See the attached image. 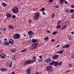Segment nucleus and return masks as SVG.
<instances>
[{
    "mask_svg": "<svg viewBox=\"0 0 74 74\" xmlns=\"http://www.w3.org/2000/svg\"><path fill=\"white\" fill-rule=\"evenodd\" d=\"M36 56H34L32 58V59L33 60H32V61L30 60L25 62L24 64V66H26L27 65V64H32V63H33L35 61H36Z\"/></svg>",
    "mask_w": 74,
    "mask_h": 74,
    "instance_id": "obj_1",
    "label": "nucleus"
},
{
    "mask_svg": "<svg viewBox=\"0 0 74 74\" xmlns=\"http://www.w3.org/2000/svg\"><path fill=\"white\" fill-rule=\"evenodd\" d=\"M12 11L14 14H17L19 11V9L17 7L13 8L12 9Z\"/></svg>",
    "mask_w": 74,
    "mask_h": 74,
    "instance_id": "obj_2",
    "label": "nucleus"
},
{
    "mask_svg": "<svg viewBox=\"0 0 74 74\" xmlns=\"http://www.w3.org/2000/svg\"><path fill=\"white\" fill-rule=\"evenodd\" d=\"M40 16V14L38 12H36L34 16V20H36L39 18Z\"/></svg>",
    "mask_w": 74,
    "mask_h": 74,
    "instance_id": "obj_3",
    "label": "nucleus"
},
{
    "mask_svg": "<svg viewBox=\"0 0 74 74\" xmlns=\"http://www.w3.org/2000/svg\"><path fill=\"white\" fill-rule=\"evenodd\" d=\"M37 43H34L31 46V49H34L37 48Z\"/></svg>",
    "mask_w": 74,
    "mask_h": 74,
    "instance_id": "obj_4",
    "label": "nucleus"
},
{
    "mask_svg": "<svg viewBox=\"0 0 74 74\" xmlns=\"http://www.w3.org/2000/svg\"><path fill=\"white\" fill-rule=\"evenodd\" d=\"M20 34H16L14 36V39H18L19 38Z\"/></svg>",
    "mask_w": 74,
    "mask_h": 74,
    "instance_id": "obj_5",
    "label": "nucleus"
},
{
    "mask_svg": "<svg viewBox=\"0 0 74 74\" xmlns=\"http://www.w3.org/2000/svg\"><path fill=\"white\" fill-rule=\"evenodd\" d=\"M9 42L10 44H14L15 42L14 40L12 39H10L9 40Z\"/></svg>",
    "mask_w": 74,
    "mask_h": 74,
    "instance_id": "obj_6",
    "label": "nucleus"
},
{
    "mask_svg": "<svg viewBox=\"0 0 74 74\" xmlns=\"http://www.w3.org/2000/svg\"><path fill=\"white\" fill-rule=\"evenodd\" d=\"M6 56V55L4 54H1L0 55V58L2 59H4Z\"/></svg>",
    "mask_w": 74,
    "mask_h": 74,
    "instance_id": "obj_7",
    "label": "nucleus"
},
{
    "mask_svg": "<svg viewBox=\"0 0 74 74\" xmlns=\"http://www.w3.org/2000/svg\"><path fill=\"white\" fill-rule=\"evenodd\" d=\"M27 74H30L31 73V70L30 69H28L26 71Z\"/></svg>",
    "mask_w": 74,
    "mask_h": 74,
    "instance_id": "obj_8",
    "label": "nucleus"
},
{
    "mask_svg": "<svg viewBox=\"0 0 74 74\" xmlns=\"http://www.w3.org/2000/svg\"><path fill=\"white\" fill-rule=\"evenodd\" d=\"M28 33L29 36H32V35H34L33 32L31 31H29L28 32Z\"/></svg>",
    "mask_w": 74,
    "mask_h": 74,
    "instance_id": "obj_9",
    "label": "nucleus"
},
{
    "mask_svg": "<svg viewBox=\"0 0 74 74\" xmlns=\"http://www.w3.org/2000/svg\"><path fill=\"white\" fill-rule=\"evenodd\" d=\"M70 47V45L69 44H66L62 47L63 48H69Z\"/></svg>",
    "mask_w": 74,
    "mask_h": 74,
    "instance_id": "obj_10",
    "label": "nucleus"
},
{
    "mask_svg": "<svg viewBox=\"0 0 74 74\" xmlns=\"http://www.w3.org/2000/svg\"><path fill=\"white\" fill-rule=\"evenodd\" d=\"M51 61V59L49 58H48L47 60H45V62L46 63H49V62H50Z\"/></svg>",
    "mask_w": 74,
    "mask_h": 74,
    "instance_id": "obj_11",
    "label": "nucleus"
},
{
    "mask_svg": "<svg viewBox=\"0 0 74 74\" xmlns=\"http://www.w3.org/2000/svg\"><path fill=\"white\" fill-rule=\"evenodd\" d=\"M52 67L50 66H48L46 67V69L48 71L49 70H50L52 68Z\"/></svg>",
    "mask_w": 74,
    "mask_h": 74,
    "instance_id": "obj_12",
    "label": "nucleus"
},
{
    "mask_svg": "<svg viewBox=\"0 0 74 74\" xmlns=\"http://www.w3.org/2000/svg\"><path fill=\"white\" fill-rule=\"evenodd\" d=\"M58 55H54L53 58V59H54V60H55V59H58Z\"/></svg>",
    "mask_w": 74,
    "mask_h": 74,
    "instance_id": "obj_13",
    "label": "nucleus"
},
{
    "mask_svg": "<svg viewBox=\"0 0 74 74\" xmlns=\"http://www.w3.org/2000/svg\"><path fill=\"white\" fill-rule=\"evenodd\" d=\"M7 69L4 68H1L0 69V71L2 72H4L5 71H7Z\"/></svg>",
    "mask_w": 74,
    "mask_h": 74,
    "instance_id": "obj_14",
    "label": "nucleus"
},
{
    "mask_svg": "<svg viewBox=\"0 0 74 74\" xmlns=\"http://www.w3.org/2000/svg\"><path fill=\"white\" fill-rule=\"evenodd\" d=\"M55 62L54 63L53 65L55 67H57V66H58V62L57 61L55 62Z\"/></svg>",
    "mask_w": 74,
    "mask_h": 74,
    "instance_id": "obj_15",
    "label": "nucleus"
},
{
    "mask_svg": "<svg viewBox=\"0 0 74 74\" xmlns=\"http://www.w3.org/2000/svg\"><path fill=\"white\" fill-rule=\"evenodd\" d=\"M8 28L10 29H14V28L11 25H9L8 26Z\"/></svg>",
    "mask_w": 74,
    "mask_h": 74,
    "instance_id": "obj_16",
    "label": "nucleus"
},
{
    "mask_svg": "<svg viewBox=\"0 0 74 74\" xmlns=\"http://www.w3.org/2000/svg\"><path fill=\"white\" fill-rule=\"evenodd\" d=\"M60 1L61 4H64V3L65 1V0H60Z\"/></svg>",
    "mask_w": 74,
    "mask_h": 74,
    "instance_id": "obj_17",
    "label": "nucleus"
},
{
    "mask_svg": "<svg viewBox=\"0 0 74 74\" xmlns=\"http://www.w3.org/2000/svg\"><path fill=\"white\" fill-rule=\"evenodd\" d=\"M3 7H6L7 5L5 3H1Z\"/></svg>",
    "mask_w": 74,
    "mask_h": 74,
    "instance_id": "obj_18",
    "label": "nucleus"
},
{
    "mask_svg": "<svg viewBox=\"0 0 74 74\" xmlns=\"http://www.w3.org/2000/svg\"><path fill=\"white\" fill-rule=\"evenodd\" d=\"M55 61H53L50 62L49 63V65H51V66H52L53 64H54V63H55Z\"/></svg>",
    "mask_w": 74,
    "mask_h": 74,
    "instance_id": "obj_19",
    "label": "nucleus"
},
{
    "mask_svg": "<svg viewBox=\"0 0 74 74\" xmlns=\"http://www.w3.org/2000/svg\"><path fill=\"white\" fill-rule=\"evenodd\" d=\"M63 52V50L58 51L57 52V53H60V54H62V53Z\"/></svg>",
    "mask_w": 74,
    "mask_h": 74,
    "instance_id": "obj_20",
    "label": "nucleus"
},
{
    "mask_svg": "<svg viewBox=\"0 0 74 74\" xmlns=\"http://www.w3.org/2000/svg\"><path fill=\"white\" fill-rule=\"evenodd\" d=\"M9 42H8L7 41H5L4 42V45H9Z\"/></svg>",
    "mask_w": 74,
    "mask_h": 74,
    "instance_id": "obj_21",
    "label": "nucleus"
},
{
    "mask_svg": "<svg viewBox=\"0 0 74 74\" xmlns=\"http://www.w3.org/2000/svg\"><path fill=\"white\" fill-rule=\"evenodd\" d=\"M56 27L57 29H60V28L62 27V26H61V25H59L57 26Z\"/></svg>",
    "mask_w": 74,
    "mask_h": 74,
    "instance_id": "obj_22",
    "label": "nucleus"
},
{
    "mask_svg": "<svg viewBox=\"0 0 74 74\" xmlns=\"http://www.w3.org/2000/svg\"><path fill=\"white\" fill-rule=\"evenodd\" d=\"M7 17H8V18H10L11 17V16H12L11 14H9L8 13H7V15H6Z\"/></svg>",
    "mask_w": 74,
    "mask_h": 74,
    "instance_id": "obj_23",
    "label": "nucleus"
},
{
    "mask_svg": "<svg viewBox=\"0 0 74 74\" xmlns=\"http://www.w3.org/2000/svg\"><path fill=\"white\" fill-rule=\"evenodd\" d=\"M44 39L45 41H47L49 40V38L48 37H45Z\"/></svg>",
    "mask_w": 74,
    "mask_h": 74,
    "instance_id": "obj_24",
    "label": "nucleus"
},
{
    "mask_svg": "<svg viewBox=\"0 0 74 74\" xmlns=\"http://www.w3.org/2000/svg\"><path fill=\"white\" fill-rule=\"evenodd\" d=\"M37 41V40H36L35 39H33L32 40L33 42H36Z\"/></svg>",
    "mask_w": 74,
    "mask_h": 74,
    "instance_id": "obj_25",
    "label": "nucleus"
},
{
    "mask_svg": "<svg viewBox=\"0 0 74 74\" xmlns=\"http://www.w3.org/2000/svg\"><path fill=\"white\" fill-rule=\"evenodd\" d=\"M12 61H11V63H10V65H9L10 68L11 67V66H12Z\"/></svg>",
    "mask_w": 74,
    "mask_h": 74,
    "instance_id": "obj_26",
    "label": "nucleus"
},
{
    "mask_svg": "<svg viewBox=\"0 0 74 74\" xmlns=\"http://www.w3.org/2000/svg\"><path fill=\"white\" fill-rule=\"evenodd\" d=\"M16 18V16L15 15H12V19H14Z\"/></svg>",
    "mask_w": 74,
    "mask_h": 74,
    "instance_id": "obj_27",
    "label": "nucleus"
},
{
    "mask_svg": "<svg viewBox=\"0 0 74 74\" xmlns=\"http://www.w3.org/2000/svg\"><path fill=\"white\" fill-rule=\"evenodd\" d=\"M27 50V49H23L22 50H21V52H25V51H26Z\"/></svg>",
    "mask_w": 74,
    "mask_h": 74,
    "instance_id": "obj_28",
    "label": "nucleus"
},
{
    "mask_svg": "<svg viewBox=\"0 0 74 74\" xmlns=\"http://www.w3.org/2000/svg\"><path fill=\"white\" fill-rule=\"evenodd\" d=\"M74 9H71L70 10V13H73V12H74Z\"/></svg>",
    "mask_w": 74,
    "mask_h": 74,
    "instance_id": "obj_29",
    "label": "nucleus"
},
{
    "mask_svg": "<svg viewBox=\"0 0 74 74\" xmlns=\"http://www.w3.org/2000/svg\"><path fill=\"white\" fill-rule=\"evenodd\" d=\"M58 33V32L57 31H56L55 32H53L52 33V34H54V35H55V34H56V33Z\"/></svg>",
    "mask_w": 74,
    "mask_h": 74,
    "instance_id": "obj_30",
    "label": "nucleus"
},
{
    "mask_svg": "<svg viewBox=\"0 0 74 74\" xmlns=\"http://www.w3.org/2000/svg\"><path fill=\"white\" fill-rule=\"evenodd\" d=\"M11 52H15L16 51V50H14V49H11L10 50Z\"/></svg>",
    "mask_w": 74,
    "mask_h": 74,
    "instance_id": "obj_31",
    "label": "nucleus"
},
{
    "mask_svg": "<svg viewBox=\"0 0 74 74\" xmlns=\"http://www.w3.org/2000/svg\"><path fill=\"white\" fill-rule=\"evenodd\" d=\"M55 13H53V14L52 15V16H51L52 18H54L55 15Z\"/></svg>",
    "mask_w": 74,
    "mask_h": 74,
    "instance_id": "obj_32",
    "label": "nucleus"
},
{
    "mask_svg": "<svg viewBox=\"0 0 74 74\" xmlns=\"http://www.w3.org/2000/svg\"><path fill=\"white\" fill-rule=\"evenodd\" d=\"M69 9H66V10H65V12H67V13H68V12H69Z\"/></svg>",
    "mask_w": 74,
    "mask_h": 74,
    "instance_id": "obj_33",
    "label": "nucleus"
},
{
    "mask_svg": "<svg viewBox=\"0 0 74 74\" xmlns=\"http://www.w3.org/2000/svg\"><path fill=\"white\" fill-rule=\"evenodd\" d=\"M44 10H45V8H42L41 10H40V11H44Z\"/></svg>",
    "mask_w": 74,
    "mask_h": 74,
    "instance_id": "obj_34",
    "label": "nucleus"
},
{
    "mask_svg": "<svg viewBox=\"0 0 74 74\" xmlns=\"http://www.w3.org/2000/svg\"><path fill=\"white\" fill-rule=\"evenodd\" d=\"M67 24H66V25H64L63 26V27L65 29V28L66 27H67Z\"/></svg>",
    "mask_w": 74,
    "mask_h": 74,
    "instance_id": "obj_35",
    "label": "nucleus"
},
{
    "mask_svg": "<svg viewBox=\"0 0 74 74\" xmlns=\"http://www.w3.org/2000/svg\"><path fill=\"white\" fill-rule=\"evenodd\" d=\"M73 65H72V64H69L68 65V67H72Z\"/></svg>",
    "mask_w": 74,
    "mask_h": 74,
    "instance_id": "obj_36",
    "label": "nucleus"
},
{
    "mask_svg": "<svg viewBox=\"0 0 74 74\" xmlns=\"http://www.w3.org/2000/svg\"><path fill=\"white\" fill-rule=\"evenodd\" d=\"M71 57L72 58H74V54H73L71 55Z\"/></svg>",
    "mask_w": 74,
    "mask_h": 74,
    "instance_id": "obj_37",
    "label": "nucleus"
},
{
    "mask_svg": "<svg viewBox=\"0 0 74 74\" xmlns=\"http://www.w3.org/2000/svg\"><path fill=\"white\" fill-rule=\"evenodd\" d=\"M38 60L39 62H41L42 61V59H39Z\"/></svg>",
    "mask_w": 74,
    "mask_h": 74,
    "instance_id": "obj_38",
    "label": "nucleus"
},
{
    "mask_svg": "<svg viewBox=\"0 0 74 74\" xmlns=\"http://www.w3.org/2000/svg\"><path fill=\"white\" fill-rule=\"evenodd\" d=\"M55 7H56V8H59V5H55Z\"/></svg>",
    "mask_w": 74,
    "mask_h": 74,
    "instance_id": "obj_39",
    "label": "nucleus"
},
{
    "mask_svg": "<svg viewBox=\"0 0 74 74\" xmlns=\"http://www.w3.org/2000/svg\"><path fill=\"white\" fill-rule=\"evenodd\" d=\"M12 59L13 60H15V59H16V58H15V56H14V57H13Z\"/></svg>",
    "mask_w": 74,
    "mask_h": 74,
    "instance_id": "obj_40",
    "label": "nucleus"
},
{
    "mask_svg": "<svg viewBox=\"0 0 74 74\" xmlns=\"http://www.w3.org/2000/svg\"><path fill=\"white\" fill-rule=\"evenodd\" d=\"M50 70V72H52V71H53V69L51 68Z\"/></svg>",
    "mask_w": 74,
    "mask_h": 74,
    "instance_id": "obj_41",
    "label": "nucleus"
},
{
    "mask_svg": "<svg viewBox=\"0 0 74 74\" xmlns=\"http://www.w3.org/2000/svg\"><path fill=\"white\" fill-rule=\"evenodd\" d=\"M74 18V14H73L71 16V18Z\"/></svg>",
    "mask_w": 74,
    "mask_h": 74,
    "instance_id": "obj_42",
    "label": "nucleus"
},
{
    "mask_svg": "<svg viewBox=\"0 0 74 74\" xmlns=\"http://www.w3.org/2000/svg\"><path fill=\"white\" fill-rule=\"evenodd\" d=\"M55 41V39H52L51 40V42H54V41Z\"/></svg>",
    "mask_w": 74,
    "mask_h": 74,
    "instance_id": "obj_43",
    "label": "nucleus"
},
{
    "mask_svg": "<svg viewBox=\"0 0 74 74\" xmlns=\"http://www.w3.org/2000/svg\"><path fill=\"white\" fill-rule=\"evenodd\" d=\"M53 1V0H49V3H52Z\"/></svg>",
    "mask_w": 74,
    "mask_h": 74,
    "instance_id": "obj_44",
    "label": "nucleus"
},
{
    "mask_svg": "<svg viewBox=\"0 0 74 74\" xmlns=\"http://www.w3.org/2000/svg\"><path fill=\"white\" fill-rule=\"evenodd\" d=\"M60 21H59L57 23V25H59L60 23Z\"/></svg>",
    "mask_w": 74,
    "mask_h": 74,
    "instance_id": "obj_45",
    "label": "nucleus"
},
{
    "mask_svg": "<svg viewBox=\"0 0 74 74\" xmlns=\"http://www.w3.org/2000/svg\"><path fill=\"white\" fill-rule=\"evenodd\" d=\"M71 38V37L70 36H68V39L69 40H70Z\"/></svg>",
    "mask_w": 74,
    "mask_h": 74,
    "instance_id": "obj_46",
    "label": "nucleus"
},
{
    "mask_svg": "<svg viewBox=\"0 0 74 74\" xmlns=\"http://www.w3.org/2000/svg\"><path fill=\"white\" fill-rule=\"evenodd\" d=\"M28 22L30 23H31L32 22V20H29L28 21Z\"/></svg>",
    "mask_w": 74,
    "mask_h": 74,
    "instance_id": "obj_47",
    "label": "nucleus"
},
{
    "mask_svg": "<svg viewBox=\"0 0 74 74\" xmlns=\"http://www.w3.org/2000/svg\"><path fill=\"white\" fill-rule=\"evenodd\" d=\"M35 74H40V73L36 71V73H35Z\"/></svg>",
    "mask_w": 74,
    "mask_h": 74,
    "instance_id": "obj_48",
    "label": "nucleus"
},
{
    "mask_svg": "<svg viewBox=\"0 0 74 74\" xmlns=\"http://www.w3.org/2000/svg\"><path fill=\"white\" fill-rule=\"evenodd\" d=\"M62 62H60L58 64V65H59V66H60V65H62Z\"/></svg>",
    "mask_w": 74,
    "mask_h": 74,
    "instance_id": "obj_49",
    "label": "nucleus"
},
{
    "mask_svg": "<svg viewBox=\"0 0 74 74\" xmlns=\"http://www.w3.org/2000/svg\"><path fill=\"white\" fill-rule=\"evenodd\" d=\"M42 13H43V15H45V12H44L43 11Z\"/></svg>",
    "mask_w": 74,
    "mask_h": 74,
    "instance_id": "obj_50",
    "label": "nucleus"
},
{
    "mask_svg": "<svg viewBox=\"0 0 74 74\" xmlns=\"http://www.w3.org/2000/svg\"><path fill=\"white\" fill-rule=\"evenodd\" d=\"M39 58H40L41 59H42V56L41 55L40 56H39Z\"/></svg>",
    "mask_w": 74,
    "mask_h": 74,
    "instance_id": "obj_51",
    "label": "nucleus"
},
{
    "mask_svg": "<svg viewBox=\"0 0 74 74\" xmlns=\"http://www.w3.org/2000/svg\"><path fill=\"white\" fill-rule=\"evenodd\" d=\"M70 70L67 71L65 72V73H68V72H70Z\"/></svg>",
    "mask_w": 74,
    "mask_h": 74,
    "instance_id": "obj_52",
    "label": "nucleus"
},
{
    "mask_svg": "<svg viewBox=\"0 0 74 74\" xmlns=\"http://www.w3.org/2000/svg\"><path fill=\"white\" fill-rule=\"evenodd\" d=\"M71 7L72 8H74V5H71Z\"/></svg>",
    "mask_w": 74,
    "mask_h": 74,
    "instance_id": "obj_53",
    "label": "nucleus"
},
{
    "mask_svg": "<svg viewBox=\"0 0 74 74\" xmlns=\"http://www.w3.org/2000/svg\"><path fill=\"white\" fill-rule=\"evenodd\" d=\"M4 41H7V39L6 38H5L4 39Z\"/></svg>",
    "mask_w": 74,
    "mask_h": 74,
    "instance_id": "obj_54",
    "label": "nucleus"
},
{
    "mask_svg": "<svg viewBox=\"0 0 74 74\" xmlns=\"http://www.w3.org/2000/svg\"><path fill=\"white\" fill-rule=\"evenodd\" d=\"M63 29H64V28L63 27L61 29V30H63Z\"/></svg>",
    "mask_w": 74,
    "mask_h": 74,
    "instance_id": "obj_55",
    "label": "nucleus"
},
{
    "mask_svg": "<svg viewBox=\"0 0 74 74\" xmlns=\"http://www.w3.org/2000/svg\"><path fill=\"white\" fill-rule=\"evenodd\" d=\"M60 46V45H58L57 46V48H59V47Z\"/></svg>",
    "mask_w": 74,
    "mask_h": 74,
    "instance_id": "obj_56",
    "label": "nucleus"
},
{
    "mask_svg": "<svg viewBox=\"0 0 74 74\" xmlns=\"http://www.w3.org/2000/svg\"><path fill=\"white\" fill-rule=\"evenodd\" d=\"M65 4H68V3H67V2L66 1V2H65Z\"/></svg>",
    "mask_w": 74,
    "mask_h": 74,
    "instance_id": "obj_57",
    "label": "nucleus"
},
{
    "mask_svg": "<svg viewBox=\"0 0 74 74\" xmlns=\"http://www.w3.org/2000/svg\"><path fill=\"white\" fill-rule=\"evenodd\" d=\"M11 74H15V72H13L12 73H11Z\"/></svg>",
    "mask_w": 74,
    "mask_h": 74,
    "instance_id": "obj_58",
    "label": "nucleus"
},
{
    "mask_svg": "<svg viewBox=\"0 0 74 74\" xmlns=\"http://www.w3.org/2000/svg\"><path fill=\"white\" fill-rule=\"evenodd\" d=\"M74 33L73 32H72L71 33V34H74Z\"/></svg>",
    "mask_w": 74,
    "mask_h": 74,
    "instance_id": "obj_59",
    "label": "nucleus"
},
{
    "mask_svg": "<svg viewBox=\"0 0 74 74\" xmlns=\"http://www.w3.org/2000/svg\"><path fill=\"white\" fill-rule=\"evenodd\" d=\"M3 30H4V31H6V29H5V28H4L3 29Z\"/></svg>",
    "mask_w": 74,
    "mask_h": 74,
    "instance_id": "obj_60",
    "label": "nucleus"
},
{
    "mask_svg": "<svg viewBox=\"0 0 74 74\" xmlns=\"http://www.w3.org/2000/svg\"><path fill=\"white\" fill-rule=\"evenodd\" d=\"M24 36H25V37H26V36H26V34H24Z\"/></svg>",
    "mask_w": 74,
    "mask_h": 74,
    "instance_id": "obj_61",
    "label": "nucleus"
},
{
    "mask_svg": "<svg viewBox=\"0 0 74 74\" xmlns=\"http://www.w3.org/2000/svg\"><path fill=\"white\" fill-rule=\"evenodd\" d=\"M47 32H48V33H50V32H50V31H47Z\"/></svg>",
    "mask_w": 74,
    "mask_h": 74,
    "instance_id": "obj_62",
    "label": "nucleus"
},
{
    "mask_svg": "<svg viewBox=\"0 0 74 74\" xmlns=\"http://www.w3.org/2000/svg\"><path fill=\"white\" fill-rule=\"evenodd\" d=\"M64 23H65V24H67V22H65Z\"/></svg>",
    "mask_w": 74,
    "mask_h": 74,
    "instance_id": "obj_63",
    "label": "nucleus"
},
{
    "mask_svg": "<svg viewBox=\"0 0 74 74\" xmlns=\"http://www.w3.org/2000/svg\"><path fill=\"white\" fill-rule=\"evenodd\" d=\"M6 20L4 21V22H6Z\"/></svg>",
    "mask_w": 74,
    "mask_h": 74,
    "instance_id": "obj_64",
    "label": "nucleus"
}]
</instances>
